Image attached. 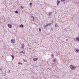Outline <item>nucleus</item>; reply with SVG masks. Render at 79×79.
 <instances>
[{
    "instance_id": "423d86ee",
    "label": "nucleus",
    "mask_w": 79,
    "mask_h": 79,
    "mask_svg": "<svg viewBox=\"0 0 79 79\" xmlns=\"http://www.w3.org/2000/svg\"><path fill=\"white\" fill-rule=\"evenodd\" d=\"M19 27L21 28H22V27H24V25L21 24L20 25V26H19Z\"/></svg>"
},
{
    "instance_id": "412c9836",
    "label": "nucleus",
    "mask_w": 79,
    "mask_h": 79,
    "mask_svg": "<svg viewBox=\"0 0 79 79\" xmlns=\"http://www.w3.org/2000/svg\"><path fill=\"white\" fill-rule=\"evenodd\" d=\"M15 13H18V11H15Z\"/></svg>"
},
{
    "instance_id": "9d476101",
    "label": "nucleus",
    "mask_w": 79,
    "mask_h": 79,
    "mask_svg": "<svg viewBox=\"0 0 79 79\" xmlns=\"http://www.w3.org/2000/svg\"><path fill=\"white\" fill-rule=\"evenodd\" d=\"M48 26V24H46L44 26V28H46V27H47Z\"/></svg>"
},
{
    "instance_id": "a211bd4d",
    "label": "nucleus",
    "mask_w": 79,
    "mask_h": 79,
    "mask_svg": "<svg viewBox=\"0 0 79 79\" xmlns=\"http://www.w3.org/2000/svg\"><path fill=\"white\" fill-rule=\"evenodd\" d=\"M61 1H62V2H65L66 1V0H61Z\"/></svg>"
},
{
    "instance_id": "a878e982",
    "label": "nucleus",
    "mask_w": 79,
    "mask_h": 79,
    "mask_svg": "<svg viewBox=\"0 0 79 79\" xmlns=\"http://www.w3.org/2000/svg\"><path fill=\"white\" fill-rule=\"evenodd\" d=\"M78 40V41H79V40Z\"/></svg>"
},
{
    "instance_id": "f03ea898",
    "label": "nucleus",
    "mask_w": 79,
    "mask_h": 79,
    "mask_svg": "<svg viewBox=\"0 0 79 79\" xmlns=\"http://www.w3.org/2000/svg\"><path fill=\"white\" fill-rule=\"evenodd\" d=\"M8 26L9 27V28H12V27H13L12 25H11V24H8Z\"/></svg>"
},
{
    "instance_id": "f3484780",
    "label": "nucleus",
    "mask_w": 79,
    "mask_h": 79,
    "mask_svg": "<svg viewBox=\"0 0 79 79\" xmlns=\"http://www.w3.org/2000/svg\"><path fill=\"white\" fill-rule=\"evenodd\" d=\"M39 31L40 32H41V29H40V28H39Z\"/></svg>"
},
{
    "instance_id": "393cba45",
    "label": "nucleus",
    "mask_w": 79,
    "mask_h": 79,
    "mask_svg": "<svg viewBox=\"0 0 79 79\" xmlns=\"http://www.w3.org/2000/svg\"><path fill=\"white\" fill-rule=\"evenodd\" d=\"M52 57H53V55H52Z\"/></svg>"
},
{
    "instance_id": "bb28decb",
    "label": "nucleus",
    "mask_w": 79,
    "mask_h": 79,
    "mask_svg": "<svg viewBox=\"0 0 79 79\" xmlns=\"http://www.w3.org/2000/svg\"><path fill=\"white\" fill-rule=\"evenodd\" d=\"M0 37H1V36H0Z\"/></svg>"
},
{
    "instance_id": "f257e3e1",
    "label": "nucleus",
    "mask_w": 79,
    "mask_h": 79,
    "mask_svg": "<svg viewBox=\"0 0 79 79\" xmlns=\"http://www.w3.org/2000/svg\"><path fill=\"white\" fill-rule=\"evenodd\" d=\"M70 68H71V69H72V70H74L76 69V67H75V66L73 65H71L70 66Z\"/></svg>"
},
{
    "instance_id": "b1692460",
    "label": "nucleus",
    "mask_w": 79,
    "mask_h": 79,
    "mask_svg": "<svg viewBox=\"0 0 79 79\" xmlns=\"http://www.w3.org/2000/svg\"><path fill=\"white\" fill-rule=\"evenodd\" d=\"M77 40H79V39L78 38H77L76 39Z\"/></svg>"
},
{
    "instance_id": "9b49d317",
    "label": "nucleus",
    "mask_w": 79,
    "mask_h": 79,
    "mask_svg": "<svg viewBox=\"0 0 79 79\" xmlns=\"http://www.w3.org/2000/svg\"><path fill=\"white\" fill-rule=\"evenodd\" d=\"M10 56H11V57H12V58L13 59H13H14V56L13 55H11Z\"/></svg>"
},
{
    "instance_id": "6ab92c4d",
    "label": "nucleus",
    "mask_w": 79,
    "mask_h": 79,
    "mask_svg": "<svg viewBox=\"0 0 79 79\" xmlns=\"http://www.w3.org/2000/svg\"><path fill=\"white\" fill-rule=\"evenodd\" d=\"M32 5V3H30V5Z\"/></svg>"
},
{
    "instance_id": "7ed1b4c3",
    "label": "nucleus",
    "mask_w": 79,
    "mask_h": 79,
    "mask_svg": "<svg viewBox=\"0 0 79 79\" xmlns=\"http://www.w3.org/2000/svg\"><path fill=\"white\" fill-rule=\"evenodd\" d=\"M33 60L34 61H36L38 60V59L37 58H34L33 59Z\"/></svg>"
},
{
    "instance_id": "0eeeda50",
    "label": "nucleus",
    "mask_w": 79,
    "mask_h": 79,
    "mask_svg": "<svg viewBox=\"0 0 79 79\" xmlns=\"http://www.w3.org/2000/svg\"><path fill=\"white\" fill-rule=\"evenodd\" d=\"M57 5H58L60 4V1H59V0H57Z\"/></svg>"
},
{
    "instance_id": "5701e85b",
    "label": "nucleus",
    "mask_w": 79,
    "mask_h": 79,
    "mask_svg": "<svg viewBox=\"0 0 79 79\" xmlns=\"http://www.w3.org/2000/svg\"><path fill=\"white\" fill-rule=\"evenodd\" d=\"M21 53H23V51H21Z\"/></svg>"
},
{
    "instance_id": "4be33fe9",
    "label": "nucleus",
    "mask_w": 79,
    "mask_h": 79,
    "mask_svg": "<svg viewBox=\"0 0 79 79\" xmlns=\"http://www.w3.org/2000/svg\"><path fill=\"white\" fill-rule=\"evenodd\" d=\"M76 51L77 52H79V50H78V49H77V50H76Z\"/></svg>"
},
{
    "instance_id": "2eb2a0df",
    "label": "nucleus",
    "mask_w": 79,
    "mask_h": 79,
    "mask_svg": "<svg viewBox=\"0 0 79 79\" xmlns=\"http://www.w3.org/2000/svg\"><path fill=\"white\" fill-rule=\"evenodd\" d=\"M56 59H54L53 60V62H56Z\"/></svg>"
},
{
    "instance_id": "20e7f679",
    "label": "nucleus",
    "mask_w": 79,
    "mask_h": 79,
    "mask_svg": "<svg viewBox=\"0 0 79 79\" xmlns=\"http://www.w3.org/2000/svg\"><path fill=\"white\" fill-rule=\"evenodd\" d=\"M21 48L22 49L24 48V44H21Z\"/></svg>"
},
{
    "instance_id": "dca6fc26",
    "label": "nucleus",
    "mask_w": 79,
    "mask_h": 79,
    "mask_svg": "<svg viewBox=\"0 0 79 79\" xmlns=\"http://www.w3.org/2000/svg\"><path fill=\"white\" fill-rule=\"evenodd\" d=\"M21 8H22V9H23L24 8V7H23L22 6H21Z\"/></svg>"
},
{
    "instance_id": "aec40b11",
    "label": "nucleus",
    "mask_w": 79,
    "mask_h": 79,
    "mask_svg": "<svg viewBox=\"0 0 79 79\" xmlns=\"http://www.w3.org/2000/svg\"><path fill=\"white\" fill-rule=\"evenodd\" d=\"M23 61H25V62H26L27 61H26V60H23Z\"/></svg>"
},
{
    "instance_id": "4468645a",
    "label": "nucleus",
    "mask_w": 79,
    "mask_h": 79,
    "mask_svg": "<svg viewBox=\"0 0 79 79\" xmlns=\"http://www.w3.org/2000/svg\"><path fill=\"white\" fill-rule=\"evenodd\" d=\"M18 64L22 65L23 64L21 63H18Z\"/></svg>"
},
{
    "instance_id": "ddd939ff",
    "label": "nucleus",
    "mask_w": 79,
    "mask_h": 79,
    "mask_svg": "<svg viewBox=\"0 0 79 79\" xmlns=\"http://www.w3.org/2000/svg\"><path fill=\"white\" fill-rule=\"evenodd\" d=\"M48 26H52V23H48Z\"/></svg>"
},
{
    "instance_id": "6e6552de",
    "label": "nucleus",
    "mask_w": 79,
    "mask_h": 79,
    "mask_svg": "<svg viewBox=\"0 0 79 79\" xmlns=\"http://www.w3.org/2000/svg\"><path fill=\"white\" fill-rule=\"evenodd\" d=\"M31 19H32L33 21H34V17H33V16H31Z\"/></svg>"
},
{
    "instance_id": "39448f33",
    "label": "nucleus",
    "mask_w": 79,
    "mask_h": 79,
    "mask_svg": "<svg viewBox=\"0 0 79 79\" xmlns=\"http://www.w3.org/2000/svg\"><path fill=\"white\" fill-rule=\"evenodd\" d=\"M55 27L56 28V27H59V26L57 24H55Z\"/></svg>"
},
{
    "instance_id": "f8f14e48",
    "label": "nucleus",
    "mask_w": 79,
    "mask_h": 79,
    "mask_svg": "<svg viewBox=\"0 0 79 79\" xmlns=\"http://www.w3.org/2000/svg\"><path fill=\"white\" fill-rule=\"evenodd\" d=\"M52 13V12H49V16H51Z\"/></svg>"
},
{
    "instance_id": "1a4fd4ad",
    "label": "nucleus",
    "mask_w": 79,
    "mask_h": 79,
    "mask_svg": "<svg viewBox=\"0 0 79 79\" xmlns=\"http://www.w3.org/2000/svg\"><path fill=\"white\" fill-rule=\"evenodd\" d=\"M15 42V40H11V43H14Z\"/></svg>"
}]
</instances>
